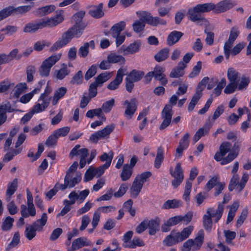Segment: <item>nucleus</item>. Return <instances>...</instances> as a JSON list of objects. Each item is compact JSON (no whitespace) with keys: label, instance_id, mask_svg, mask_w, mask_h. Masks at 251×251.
I'll use <instances>...</instances> for the list:
<instances>
[{"label":"nucleus","instance_id":"obj_1","mask_svg":"<svg viewBox=\"0 0 251 251\" xmlns=\"http://www.w3.org/2000/svg\"><path fill=\"white\" fill-rule=\"evenodd\" d=\"M139 17L140 19L135 20L132 24L133 30L136 33L143 31L146 23L154 27L165 25L167 24V21L164 19H161L158 16L153 17L149 12L143 11L140 13Z\"/></svg>","mask_w":251,"mask_h":251},{"label":"nucleus","instance_id":"obj_2","mask_svg":"<svg viewBox=\"0 0 251 251\" xmlns=\"http://www.w3.org/2000/svg\"><path fill=\"white\" fill-rule=\"evenodd\" d=\"M207 3L198 4L193 8L188 9L187 16L189 20L199 25L207 26L209 22L203 16L202 13L209 12Z\"/></svg>","mask_w":251,"mask_h":251},{"label":"nucleus","instance_id":"obj_3","mask_svg":"<svg viewBox=\"0 0 251 251\" xmlns=\"http://www.w3.org/2000/svg\"><path fill=\"white\" fill-rule=\"evenodd\" d=\"M194 227L192 226H188L181 231L172 230L170 234L167 236L164 239V245L168 247L173 246L187 239L191 234Z\"/></svg>","mask_w":251,"mask_h":251},{"label":"nucleus","instance_id":"obj_4","mask_svg":"<svg viewBox=\"0 0 251 251\" xmlns=\"http://www.w3.org/2000/svg\"><path fill=\"white\" fill-rule=\"evenodd\" d=\"M224 211L223 206L222 204H219L217 209L215 210L212 208H208L206 214L203 216V226L204 229L208 232L211 230L212 221L211 218L214 219L215 222H217L221 218Z\"/></svg>","mask_w":251,"mask_h":251},{"label":"nucleus","instance_id":"obj_5","mask_svg":"<svg viewBox=\"0 0 251 251\" xmlns=\"http://www.w3.org/2000/svg\"><path fill=\"white\" fill-rule=\"evenodd\" d=\"M18 187V179L15 178L7 185L6 191L5 201L8 202L7 205V209L11 215H14L18 212L17 206L14 201L12 200V195L15 193Z\"/></svg>","mask_w":251,"mask_h":251},{"label":"nucleus","instance_id":"obj_6","mask_svg":"<svg viewBox=\"0 0 251 251\" xmlns=\"http://www.w3.org/2000/svg\"><path fill=\"white\" fill-rule=\"evenodd\" d=\"M204 240L203 231L200 230L194 239H190L184 242L180 249L182 251H196L201 248Z\"/></svg>","mask_w":251,"mask_h":251},{"label":"nucleus","instance_id":"obj_7","mask_svg":"<svg viewBox=\"0 0 251 251\" xmlns=\"http://www.w3.org/2000/svg\"><path fill=\"white\" fill-rule=\"evenodd\" d=\"M62 54L60 53L52 54L46 59L42 63L39 69V73L42 77L48 76L51 68L61 58Z\"/></svg>","mask_w":251,"mask_h":251},{"label":"nucleus","instance_id":"obj_8","mask_svg":"<svg viewBox=\"0 0 251 251\" xmlns=\"http://www.w3.org/2000/svg\"><path fill=\"white\" fill-rule=\"evenodd\" d=\"M239 178L238 175H233L228 185L229 191H232L235 189L237 193L241 192L249 179V175L247 173H245L243 174L240 182L239 181Z\"/></svg>","mask_w":251,"mask_h":251},{"label":"nucleus","instance_id":"obj_9","mask_svg":"<svg viewBox=\"0 0 251 251\" xmlns=\"http://www.w3.org/2000/svg\"><path fill=\"white\" fill-rule=\"evenodd\" d=\"M209 81V78L208 77H204L199 83L196 93L192 97L188 107V110L189 111H192L196 104L198 103L199 100L202 96L201 92L204 89L206 84Z\"/></svg>","mask_w":251,"mask_h":251},{"label":"nucleus","instance_id":"obj_10","mask_svg":"<svg viewBox=\"0 0 251 251\" xmlns=\"http://www.w3.org/2000/svg\"><path fill=\"white\" fill-rule=\"evenodd\" d=\"M209 8V11L213 10L216 13L225 12L232 8L235 3L232 0H223L214 4L212 3H207Z\"/></svg>","mask_w":251,"mask_h":251},{"label":"nucleus","instance_id":"obj_11","mask_svg":"<svg viewBox=\"0 0 251 251\" xmlns=\"http://www.w3.org/2000/svg\"><path fill=\"white\" fill-rule=\"evenodd\" d=\"M81 179L80 174L76 173L74 175L66 174L64 178V183L59 184V188L61 190H64L67 188H72L78 184Z\"/></svg>","mask_w":251,"mask_h":251},{"label":"nucleus","instance_id":"obj_12","mask_svg":"<svg viewBox=\"0 0 251 251\" xmlns=\"http://www.w3.org/2000/svg\"><path fill=\"white\" fill-rule=\"evenodd\" d=\"M64 16L59 13L50 18L40 20L42 28L45 27L52 28L61 23L64 21Z\"/></svg>","mask_w":251,"mask_h":251},{"label":"nucleus","instance_id":"obj_13","mask_svg":"<svg viewBox=\"0 0 251 251\" xmlns=\"http://www.w3.org/2000/svg\"><path fill=\"white\" fill-rule=\"evenodd\" d=\"M173 115L172 105L166 104L161 112V118L163 120L159 126L160 130L165 129L170 124Z\"/></svg>","mask_w":251,"mask_h":251},{"label":"nucleus","instance_id":"obj_14","mask_svg":"<svg viewBox=\"0 0 251 251\" xmlns=\"http://www.w3.org/2000/svg\"><path fill=\"white\" fill-rule=\"evenodd\" d=\"M114 128V124L108 125L102 129L92 134L90 137V140L93 142L97 143L99 139L107 138L113 131Z\"/></svg>","mask_w":251,"mask_h":251},{"label":"nucleus","instance_id":"obj_15","mask_svg":"<svg viewBox=\"0 0 251 251\" xmlns=\"http://www.w3.org/2000/svg\"><path fill=\"white\" fill-rule=\"evenodd\" d=\"M73 36L72 33H70V31L68 30L65 32L62 35L61 37L50 48V51H55L65 46L68 43H69Z\"/></svg>","mask_w":251,"mask_h":251},{"label":"nucleus","instance_id":"obj_16","mask_svg":"<svg viewBox=\"0 0 251 251\" xmlns=\"http://www.w3.org/2000/svg\"><path fill=\"white\" fill-rule=\"evenodd\" d=\"M127 75L126 67L120 68L117 72L115 78L107 85V88L110 90H115L118 88L123 81L124 75Z\"/></svg>","mask_w":251,"mask_h":251},{"label":"nucleus","instance_id":"obj_17","mask_svg":"<svg viewBox=\"0 0 251 251\" xmlns=\"http://www.w3.org/2000/svg\"><path fill=\"white\" fill-rule=\"evenodd\" d=\"M171 175L174 177V179L172 182V185L176 188L182 182L184 176L181 165L179 163L176 164L175 171H173L172 168L170 169Z\"/></svg>","mask_w":251,"mask_h":251},{"label":"nucleus","instance_id":"obj_18","mask_svg":"<svg viewBox=\"0 0 251 251\" xmlns=\"http://www.w3.org/2000/svg\"><path fill=\"white\" fill-rule=\"evenodd\" d=\"M232 148L231 144L228 142L223 143L219 148V151L217 152L214 155V159L217 161H221L222 165H225L226 164H222L223 160L225 157H223Z\"/></svg>","mask_w":251,"mask_h":251},{"label":"nucleus","instance_id":"obj_19","mask_svg":"<svg viewBox=\"0 0 251 251\" xmlns=\"http://www.w3.org/2000/svg\"><path fill=\"white\" fill-rule=\"evenodd\" d=\"M213 125V122L210 120V117L206 120L202 127L199 128L196 132L193 138L194 143L197 142L201 137L208 134L209 131Z\"/></svg>","mask_w":251,"mask_h":251},{"label":"nucleus","instance_id":"obj_20","mask_svg":"<svg viewBox=\"0 0 251 251\" xmlns=\"http://www.w3.org/2000/svg\"><path fill=\"white\" fill-rule=\"evenodd\" d=\"M124 105L126 106L125 116L128 119H130L137 109V101L135 99H132L129 101L126 100L124 102Z\"/></svg>","mask_w":251,"mask_h":251},{"label":"nucleus","instance_id":"obj_21","mask_svg":"<svg viewBox=\"0 0 251 251\" xmlns=\"http://www.w3.org/2000/svg\"><path fill=\"white\" fill-rule=\"evenodd\" d=\"M141 43L139 41H135L127 47L122 46L120 52L123 53L124 55L134 54L139 51Z\"/></svg>","mask_w":251,"mask_h":251},{"label":"nucleus","instance_id":"obj_22","mask_svg":"<svg viewBox=\"0 0 251 251\" xmlns=\"http://www.w3.org/2000/svg\"><path fill=\"white\" fill-rule=\"evenodd\" d=\"M90 245L89 242L85 237L78 238L73 241L72 247L69 248L68 251H75L84 246H88Z\"/></svg>","mask_w":251,"mask_h":251},{"label":"nucleus","instance_id":"obj_23","mask_svg":"<svg viewBox=\"0 0 251 251\" xmlns=\"http://www.w3.org/2000/svg\"><path fill=\"white\" fill-rule=\"evenodd\" d=\"M187 65L182 61H180L177 65L174 68L171 72L169 76L171 78H178L184 75V69Z\"/></svg>","mask_w":251,"mask_h":251},{"label":"nucleus","instance_id":"obj_24","mask_svg":"<svg viewBox=\"0 0 251 251\" xmlns=\"http://www.w3.org/2000/svg\"><path fill=\"white\" fill-rule=\"evenodd\" d=\"M229 151L228 155L223 160L222 164H228L237 157L239 151V144L235 143Z\"/></svg>","mask_w":251,"mask_h":251},{"label":"nucleus","instance_id":"obj_25","mask_svg":"<svg viewBox=\"0 0 251 251\" xmlns=\"http://www.w3.org/2000/svg\"><path fill=\"white\" fill-rule=\"evenodd\" d=\"M14 111V109L11 107L9 102H7L0 106V125L6 120V112H12Z\"/></svg>","mask_w":251,"mask_h":251},{"label":"nucleus","instance_id":"obj_26","mask_svg":"<svg viewBox=\"0 0 251 251\" xmlns=\"http://www.w3.org/2000/svg\"><path fill=\"white\" fill-rule=\"evenodd\" d=\"M89 14L96 19L102 17L104 15L103 11V3H100L97 5L92 6L91 9L89 11Z\"/></svg>","mask_w":251,"mask_h":251},{"label":"nucleus","instance_id":"obj_27","mask_svg":"<svg viewBox=\"0 0 251 251\" xmlns=\"http://www.w3.org/2000/svg\"><path fill=\"white\" fill-rule=\"evenodd\" d=\"M79 145H76L71 151L70 157L73 158L74 156H79L80 157L86 158L88 154V151L86 148L80 149Z\"/></svg>","mask_w":251,"mask_h":251},{"label":"nucleus","instance_id":"obj_28","mask_svg":"<svg viewBox=\"0 0 251 251\" xmlns=\"http://www.w3.org/2000/svg\"><path fill=\"white\" fill-rule=\"evenodd\" d=\"M70 70L69 69L67 64L63 63L61 65V68L59 70L54 71V75L58 80L64 79L66 76L70 73Z\"/></svg>","mask_w":251,"mask_h":251},{"label":"nucleus","instance_id":"obj_29","mask_svg":"<svg viewBox=\"0 0 251 251\" xmlns=\"http://www.w3.org/2000/svg\"><path fill=\"white\" fill-rule=\"evenodd\" d=\"M48 220L47 214L44 213L41 216V218L35 222H34L30 226L34 228L35 231H40L43 229V226L46 225Z\"/></svg>","mask_w":251,"mask_h":251},{"label":"nucleus","instance_id":"obj_30","mask_svg":"<svg viewBox=\"0 0 251 251\" xmlns=\"http://www.w3.org/2000/svg\"><path fill=\"white\" fill-rule=\"evenodd\" d=\"M183 35V34L180 31L175 30L171 32L167 37V44L170 46H173L179 40Z\"/></svg>","mask_w":251,"mask_h":251},{"label":"nucleus","instance_id":"obj_31","mask_svg":"<svg viewBox=\"0 0 251 251\" xmlns=\"http://www.w3.org/2000/svg\"><path fill=\"white\" fill-rule=\"evenodd\" d=\"M147 228H149V233L150 235H154L159 230L160 221L158 219L155 220H146Z\"/></svg>","mask_w":251,"mask_h":251},{"label":"nucleus","instance_id":"obj_32","mask_svg":"<svg viewBox=\"0 0 251 251\" xmlns=\"http://www.w3.org/2000/svg\"><path fill=\"white\" fill-rule=\"evenodd\" d=\"M39 29H42L40 20L26 24L23 29V31L25 33H34Z\"/></svg>","mask_w":251,"mask_h":251},{"label":"nucleus","instance_id":"obj_33","mask_svg":"<svg viewBox=\"0 0 251 251\" xmlns=\"http://www.w3.org/2000/svg\"><path fill=\"white\" fill-rule=\"evenodd\" d=\"M91 47L92 49L95 48V43L94 41L92 40L89 43H85L84 45L81 46L79 50L78 54L80 57H86L89 53V48Z\"/></svg>","mask_w":251,"mask_h":251},{"label":"nucleus","instance_id":"obj_34","mask_svg":"<svg viewBox=\"0 0 251 251\" xmlns=\"http://www.w3.org/2000/svg\"><path fill=\"white\" fill-rule=\"evenodd\" d=\"M143 186V184L135 178L130 189L131 197L136 198L140 193Z\"/></svg>","mask_w":251,"mask_h":251},{"label":"nucleus","instance_id":"obj_35","mask_svg":"<svg viewBox=\"0 0 251 251\" xmlns=\"http://www.w3.org/2000/svg\"><path fill=\"white\" fill-rule=\"evenodd\" d=\"M126 25V23L124 21H121L114 25L110 30L112 37H116L119 35L121 31L125 29Z\"/></svg>","mask_w":251,"mask_h":251},{"label":"nucleus","instance_id":"obj_36","mask_svg":"<svg viewBox=\"0 0 251 251\" xmlns=\"http://www.w3.org/2000/svg\"><path fill=\"white\" fill-rule=\"evenodd\" d=\"M26 196L27 204V210L30 216H34L36 215V209L33 203L32 195L28 189L26 190Z\"/></svg>","mask_w":251,"mask_h":251},{"label":"nucleus","instance_id":"obj_37","mask_svg":"<svg viewBox=\"0 0 251 251\" xmlns=\"http://www.w3.org/2000/svg\"><path fill=\"white\" fill-rule=\"evenodd\" d=\"M182 201L180 200L173 199L166 201L162 206L163 209H175L182 206Z\"/></svg>","mask_w":251,"mask_h":251},{"label":"nucleus","instance_id":"obj_38","mask_svg":"<svg viewBox=\"0 0 251 251\" xmlns=\"http://www.w3.org/2000/svg\"><path fill=\"white\" fill-rule=\"evenodd\" d=\"M38 100H41L42 102L41 103H38L33 106L31 110L33 114L44 111L49 106L50 103L49 100H40L39 98Z\"/></svg>","mask_w":251,"mask_h":251},{"label":"nucleus","instance_id":"obj_39","mask_svg":"<svg viewBox=\"0 0 251 251\" xmlns=\"http://www.w3.org/2000/svg\"><path fill=\"white\" fill-rule=\"evenodd\" d=\"M111 77V74L110 73L105 72L98 75L95 78V80L94 82H95L100 87H101L102 84L105 82L109 80Z\"/></svg>","mask_w":251,"mask_h":251},{"label":"nucleus","instance_id":"obj_40","mask_svg":"<svg viewBox=\"0 0 251 251\" xmlns=\"http://www.w3.org/2000/svg\"><path fill=\"white\" fill-rule=\"evenodd\" d=\"M85 27L86 25L74 24L72 27L68 29V30L70 31V33H72L73 37H78L82 35L83 30Z\"/></svg>","mask_w":251,"mask_h":251},{"label":"nucleus","instance_id":"obj_41","mask_svg":"<svg viewBox=\"0 0 251 251\" xmlns=\"http://www.w3.org/2000/svg\"><path fill=\"white\" fill-rule=\"evenodd\" d=\"M240 73L234 68H228L227 72V77L229 82L237 83L240 78Z\"/></svg>","mask_w":251,"mask_h":251},{"label":"nucleus","instance_id":"obj_42","mask_svg":"<svg viewBox=\"0 0 251 251\" xmlns=\"http://www.w3.org/2000/svg\"><path fill=\"white\" fill-rule=\"evenodd\" d=\"M132 174V169L127 164H125L121 174V177L123 181H126L129 179Z\"/></svg>","mask_w":251,"mask_h":251},{"label":"nucleus","instance_id":"obj_43","mask_svg":"<svg viewBox=\"0 0 251 251\" xmlns=\"http://www.w3.org/2000/svg\"><path fill=\"white\" fill-rule=\"evenodd\" d=\"M144 75V73L143 71L133 70L127 75L126 77L134 82H137L143 77Z\"/></svg>","mask_w":251,"mask_h":251},{"label":"nucleus","instance_id":"obj_44","mask_svg":"<svg viewBox=\"0 0 251 251\" xmlns=\"http://www.w3.org/2000/svg\"><path fill=\"white\" fill-rule=\"evenodd\" d=\"M108 60L111 63H120L124 64L126 62L125 58L122 55H117L115 53H111L107 56Z\"/></svg>","mask_w":251,"mask_h":251},{"label":"nucleus","instance_id":"obj_45","mask_svg":"<svg viewBox=\"0 0 251 251\" xmlns=\"http://www.w3.org/2000/svg\"><path fill=\"white\" fill-rule=\"evenodd\" d=\"M169 53V49L164 48L159 50L155 55V60L158 62L165 60L168 57Z\"/></svg>","mask_w":251,"mask_h":251},{"label":"nucleus","instance_id":"obj_46","mask_svg":"<svg viewBox=\"0 0 251 251\" xmlns=\"http://www.w3.org/2000/svg\"><path fill=\"white\" fill-rule=\"evenodd\" d=\"M239 206V203L238 201H235L234 202H233L232 205L230 206V210L228 212L226 220L227 224H228L233 220V218L235 216V213L237 210Z\"/></svg>","mask_w":251,"mask_h":251},{"label":"nucleus","instance_id":"obj_47","mask_svg":"<svg viewBox=\"0 0 251 251\" xmlns=\"http://www.w3.org/2000/svg\"><path fill=\"white\" fill-rule=\"evenodd\" d=\"M85 15V11L81 10L75 13L72 17V22L75 25H85L82 20Z\"/></svg>","mask_w":251,"mask_h":251},{"label":"nucleus","instance_id":"obj_48","mask_svg":"<svg viewBox=\"0 0 251 251\" xmlns=\"http://www.w3.org/2000/svg\"><path fill=\"white\" fill-rule=\"evenodd\" d=\"M67 92V88L64 87H61L58 88L54 93L53 100H52V104L53 105H55L58 100L62 98Z\"/></svg>","mask_w":251,"mask_h":251},{"label":"nucleus","instance_id":"obj_49","mask_svg":"<svg viewBox=\"0 0 251 251\" xmlns=\"http://www.w3.org/2000/svg\"><path fill=\"white\" fill-rule=\"evenodd\" d=\"M21 214L22 215V217H20L17 222L18 226H23L24 222V218L28 217L30 214L27 210V207L25 204H22L21 205Z\"/></svg>","mask_w":251,"mask_h":251},{"label":"nucleus","instance_id":"obj_50","mask_svg":"<svg viewBox=\"0 0 251 251\" xmlns=\"http://www.w3.org/2000/svg\"><path fill=\"white\" fill-rule=\"evenodd\" d=\"M163 159V150L161 147H159L157 149L156 156L154 160V167L158 169L160 167Z\"/></svg>","mask_w":251,"mask_h":251},{"label":"nucleus","instance_id":"obj_51","mask_svg":"<svg viewBox=\"0 0 251 251\" xmlns=\"http://www.w3.org/2000/svg\"><path fill=\"white\" fill-rule=\"evenodd\" d=\"M113 157V153L112 151H110L108 153L106 152L103 153L100 157V159L101 161L106 162L103 164L105 167H109L112 159Z\"/></svg>","mask_w":251,"mask_h":251},{"label":"nucleus","instance_id":"obj_52","mask_svg":"<svg viewBox=\"0 0 251 251\" xmlns=\"http://www.w3.org/2000/svg\"><path fill=\"white\" fill-rule=\"evenodd\" d=\"M14 221V219L10 217H7L3 221L1 225V229L3 231H8L10 230L13 226V223Z\"/></svg>","mask_w":251,"mask_h":251},{"label":"nucleus","instance_id":"obj_53","mask_svg":"<svg viewBox=\"0 0 251 251\" xmlns=\"http://www.w3.org/2000/svg\"><path fill=\"white\" fill-rule=\"evenodd\" d=\"M83 81V73L81 71H78L72 78L70 83L73 85H79Z\"/></svg>","mask_w":251,"mask_h":251},{"label":"nucleus","instance_id":"obj_54","mask_svg":"<svg viewBox=\"0 0 251 251\" xmlns=\"http://www.w3.org/2000/svg\"><path fill=\"white\" fill-rule=\"evenodd\" d=\"M250 82V78L248 76H243L240 83H237L238 90L239 91L245 90Z\"/></svg>","mask_w":251,"mask_h":251},{"label":"nucleus","instance_id":"obj_55","mask_svg":"<svg viewBox=\"0 0 251 251\" xmlns=\"http://www.w3.org/2000/svg\"><path fill=\"white\" fill-rule=\"evenodd\" d=\"M70 130V127L65 126L55 130L53 132L54 135L58 138L60 137L66 136L69 133Z\"/></svg>","mask_w":251,"mask_h":251},{"label":"nucleus","instance_id":"obj_56","mask_svg":"<svg viewBox=\"0 0 251 251\" xmlns=\"http://www.w3.org/2000/svg\"><path fill=\"white\" fill-rule=\"evenodd\" d=\"M218 176H214L208 180L205 185V189L207 192H209L214 186H216L219 182Z\"/></svg>","mask_w":251,"mask_h":251},{"label":"nucleus","instance_id":"obj_57","mask_svg":"<svg viewBox=\"0 0 251 251\" xmlns=\"http://www.w3.org/2000/svg\"><path fill=\"white\" fill-rule=\"evenodd\" d=\"M192 183L189 181H187L186 183L184 194L183 195V199L186 201V202H188L190 200V194L191 191Z\"/></svg>","mask_w":251,"mask_h":251},{"label":"nucleus","instance_id":"obj_58","mask_svg":"<svg viewBox=\"0 0 251 251\" xmlns=\"http://www.w3.org/2000/svg\"><path fill=\"white\" fill-rule=\"evenodd\" d=\"M22 150V148H19L16 150H12L11 151L7 153L4 156L3 160V161L8 162L13 157L17 154L20 153Z\"/></svg>","mask_w":251,"mask_h":251},{"label":"nucleus","instance_id":"obj_59","mask_svg":"<svg viewBox=\"0 0 251 251\" xmlns=\"http://www.w3.org/2000/svg\"><path fill=\"white\" fill-rule=\"evenodd\" d=\"M36 232L35 230L29 225L26 226L25 234L28 240H31L35 237L36 235Z\"/></svg>","mask_w":251,"mask_h":251},{"label":"nucleus","instance_id":"obj_60","mask_svg":"<svg viewBox=\"0 0 251 251\" xmlns=\"http://www.w3.org/2000/svg\"><path fill=\"white\" fill-rule=\"evenodd\" d=\"M236 89H238L237 83L229 82L224 89V93L226 94L233 93Z\"/></svg>","mask_w":251,"mask_h":251},{"label":"nucleus","instance_id":"obj_61","mask_svg":"<svg viewBox=\"0 0 251 251\" xmlns=\"http://www.w3.org/2000/svg\"><path fill=\"white\" fill-rule=\"evenodd\" d=\"M202 63L201 62L199 61L197 62L196 65H195L192 69V72L190 73L189 76L190 78H193L197 76L200 73L201 69Z\"/></svg>","mask_w":251,"mask_h":251},{"label":"nucleus","instance_id":"obj_62","mask_svg":"<svg viewBox=\"0 0 251 251\" xmlns=\"http://www.w3.org/2000/svg\"><path fill=\"white\" fill-rule=\"evenodd\" d=\"M151 176V172L147 171L135 177V179H136V180H138L141 182L142 184H144V183L147 181L148 178Z\"/></svg>","mask_w":251,"mask_h":251},{"label":"nucleus","instance_id":"obj_63","mask_svg":"<svg viewBox=\"0 0 251 251\" xmlns=\"http://www.w3.org/2000/svg\"><path fill=\"white\" fill-rule=\"evenodd\" d=\"M55 10V6L53 5L44 6L38 9V12L42 16L47 15Z\"/></svg>","mask_w":251,"mask_h":251},{"label":"nucleus","instance_id":"obj_64","mask_svg":"<svg viewBox=\"0 0 251 251\" xmlns=\"http://www.w3.org/2000/svg\"><path fill=\"white\" fill-rule=\"evenodd\" d=\"M97 67L96 65H92L87 70L85 74L84 78L86 80H88L94 76L97 73Z\"/></svg>","mask_w":251,"mask_h":251}]
</instances>
